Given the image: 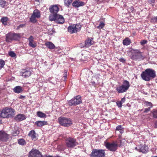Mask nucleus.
<instances>
[{
  "mask_svg": "<svg viewBox=\"0 0 157 157\" xmlns=\"http://www.w3.org/2000/svg\"><path fill=\"white\" fill-rule=\"evenodd\" d=\"M44 157H57V156L53 157L52 156H51V155H44Z\"/></svg>",
  "mask_w": 157,
  "mask_h": 157,
  "instance_id": "49",
  "label": "nucleus"
},
{
  "mask_svg": "<svg viewBox=\"0 0 157 157\" xmlns=\"http://www.w3.org/2000/svg\"><path fill=\"white\" fill-rule=\"evenodd\" d=\"M150 107L145 108L144 109V113H147V112L150 111Z\"/></svg>",
  "mask_w": 157,
  "mask_h": 157,
  "instance_id": "44",
  "label": "nucleus"
},
{
  "mask_svg": "<svg viewBox=\"0 0 157 157\" xmlns=\"http://www.w3.org/2000/svg\"><path fill=\"white\" fill-rule=\"evenodd\" d=\"M82 100L81 96L78 95L71 99L69 101V104L70 105H76L81 103Z\"/></svg>",
  "mask_w": 157,
  "mask_h": 157,
  "instance_id": "10",
  "label": "nucleus"
},
{
  "mask_svg": "<svg viewBox=\"0 0 157 157\" xmlns=\"http://www.w3.org/2000/svg\"><path fill=\"white\" fill-rule=\"evenodd\" d=\"M94 43L93 40L91 38H88L85 41V45L86 47H88Z\"/></svg>",
  "mask_w": 157,
  "mask_h": 157,
  "instance_id": "20",
  "label": "nucleus"
},
{
  "mask_svg": "<svg viewBox=\"0 0 157 157\" xmlns=\"http://www.w3.org/2000/svg\"><path fill=\"white\" fill-rule=\"evenodd\" d=\"M66 144L67 146L70 148H73L78 144L75 139L69 137L66 139Z\"/></svg>",
  "mask_w": 157,
  "mask_h": 157,
  "instance_id": "8",
  "label": "nucleus"
},
{
  "mask_svg": "<svg viewBox=\"0 0 157 157\" xmlns=\"http://www.w3.org/2000/svg\"><path fill=\"white\" fill-rule=\"evenodd\" d=\"M155 127L157 128V120L155 123Z\"/></svg>",
  "mask_w": 157,
  "mask_h": 157,
  "instance_id": "51",
  "label": "nucleus"
},
{
  "mask_svg": "<svg viewBox=\"0 0 157 157\" xmlns=\"http://www.w3.org/2000/svg\"><path fill=\"white\" fill-rule=\"evenodd\" d=\"M151 113L153 117L154 118H157V109L152 110Z\"/></svg>",
  "mask_w": 157,
  "mask_h": 157,
  "instance_id": "33",
  "label": "nucleus"
},
{
  "mask_svg": "<svg viewBox=\"0 0 157 157\" xmlns=\"http://www.w3.org/2000/svg\"><path fill=\"white\" fill-rule=\"evenodd\" d=\"M64 1L65 5L67 7H69L72 3L73 0H64Z\"/></svg>",
  "mask_w": 157,
  "mask_h": 157,
  "instance_id": "34",
  "label": "nucleus"
},
{
  "mask_svg": "<svg viewBox=\"0 0 157 157\" xmlns=\"http://www.w3.org/2000/svg\"><path fill=\"white\" fill-rule=\"evenodd\" d=\"M33 16H34L37 18H39L40 17V13L39 10L36 9L35 10L32 14Z\"/></svg>",
  "mask_w": 157,
  "mask_h": 157,
  "instance_id": "23",
  "label": "nucleus"
},
{
  "mask_svg": "<svg viewBox=\"0 0 157 157\" xmlns=\"http://www.w3.org/2000/svg\"><path fill=\"white\" fill-rule=\"evenodd\" d=\"M130 52L131 53V58L134 60H143L144 56H142L141 52L139 50L132 49Z\"/></svg>",
  "mask_w": 157,
  "mask_h": 157,
  "instance_id": "3",
  "label": "nucleus"
},
{
  "mask_svg": "<svg viewBox=\"0 0 157 157\" xmlns=\"http://www.w3.org/2000/svg\"><path fill=\"white\" fill-rule=\"evenodd\" d=\"M85 2L79 0H75L72 3V6L76 8L83 6L85 5Z\"/></svg>",
  "mask_w": 157,
  "mask_h": 157,
  "instance_id": "17",
  "label": "nucleus"
},
{
  "mask_svg": "<svg viewBox=\"0 0 157 157\" xmlns=\"http://www.w3.org/2000/svg\"><path fill=\"white\" fill-rule=\"evenodd\" d=\"M81 28V25L80 24H73L68 27V30L71 33H73L79 31Z\"/></svg>",
  "mask_w": 157,
  "mask_h": 157,
  "instance_id": "9",
  "label": "nucleus"
},
{
  "mask_svg": "<svg viewBox=\"0 0 157 157\" xmlns=\"http://www.w3.org/2000/svg\"><path fill=\"white\" fill-rule=\"evenodd\" d=\"M25 98V97L24 96H21L20 97V98Z\"/></svg>",
  "mask_w": 157,
  "mask_h": 157,
  "instance_id": "54",
  "label": "nucleus"
},
{
  "mask_svg": "<svg viewBox=\"0 0 157 157\" xmlns=\"http://www.w3.org/2000/svg\"><path fill=\"white\" fill-rule=\"evenodd\" d=\"M67 71H66L65 73H64V78L65 79H66L67 77Z\"/></svg>",
  "mask_w": 157,
  "mask_h": 157,
  "instance_id": "50",
  "label": "nucleus"
},
{
  "mask_svg": "<svg viewBox=\"0 0 157 157\" xmlns=\"http://www.w3.org/2000/svg\"><path fill=\"white\" fill-rule=\"evenodd\" d=\"M121 129H124V128H123L121 125H118L116 128V130H117L119 131L120 130H121Z\"/></svg>",
  "mask_w": 157,
  "mask_h": 157,
  "instance_id": "40",
  "label": "nucleus"
},
{
  "mask_svg": "<svg viewBox=\"0 0 157 157\" xmlns=\"http://www.w3.org/2000/svg\"><path fill=\"white\" fill-rule=\"evenodd\" d=\"M58 121L59 124L64 127H69L72 124L71 120L64 117H59Z\"/></svg>",
  "mask_w": 157,
  "mask_h": 157,
  "instance_id": "7",
  "label": "nucleus"
},
{
  "mask_svg": "<svg viewBox=\"0 0 157 157\" xmlns=\"http://www.w3.org/2000/svg\"><path fill=\"white\" fill-rule=\"evenodd\" d=\"M129 82L126 80H124L122 84L117 87L116 90L118 93H122L126 92L130 86Z\"/></svg>",
  "mask_w": 157,
  "mask_h": 157,
  "instance_id": "4",
  "label": "nucleus"
},
{
  "mask_svg": "<svg viewBox=\"0 0 157 157\" xmlns=\"http://www.w3.org/2000/svg\"><path fill=\"white\" fill-rule=\"evenodd\" d=\"M49 19L50 21H54L55 22L59 24H63L65 21L63 17L59 14H50L49 16Z\"/></svg>",
  "mask_w": 157,
  "mask_h": 157,
  "instance_id": "5",
  "label": "nucleus"
},
{
  "mask_svg": "<svg viewBox=\"0 0 157 157\" xmlns=\"http://www.w3.org/2000/svg\"><path fill=\"white\" fill-rule=\"evenodd\" d=\"M119 131L121 133H123V132H124L123 129H121V130H120Z\"/></svg>",
  "mask_w": 157,
  "mask_h": 157,
  "instance_id": "52",
  "label": "nucleus"
},
{
  "mask_svg": "<svg viewBox=\"0 0 157 157\" xmlns=\"http://www.w3.org/2000/svg\"><path fill=\"white\" fill-rule=\"evenodd\" d=\"M36 18H37L36 17L32 14L30 18V21L32 23H35L37 21Z\"/></svg>",
  "mask_w": 157,
  "mask_h": 157,
  "instance_id": "32",
  "label": "nucleus"
},
{
  "mask_svg": "<svg viewBox=\"0 0 157 157\" xmlns=\"http://www.w3.org/2000/svg\"><path fill=\"white\" fill-rule=\"evenodd\" d=\"M21 74L23 77L26 78L30 76L31 72L29 69L27 68L22 70Z\"/></svg>",
  "mask_w": 157,
  "mask_h": 157,
  "instance_id": "15",
  "label": "nucleus"
},
{
  "mask_svg": "<svg viewBox=\"0 0 157 157\" xmlns=\"http://www.w3.org/2000/svg\"><path fill=\"white\" fill-rule=\"evenodd\" d=\"M25 25V24H21L19 25L17 27V29H19L20 28H23L24 27Z\"/></svg>",
  "mask_w": 157,
  "mask_h": 157,
  "instance_id": "45",
  "label": "nucleus"
},
{
  "mask_svg": "<svg viewBox=\"0 0 157 157\" xmlns=\"http://www.w3.org/2000/svg\"><path fill=\"white\" fill-rule=\"evenodd\" d=\"M8 21V18L6 17H3L1 19V21L4 25H7V22Z\"/></svg>",
  "mask_w": 157,
  "mask_h": 157,
  "instance_id": "28",
  "label": "nucleus"
},
{
  "mask_svg": "<svg viewBox=\"0 0 157 157\" xmlns=\"http://www.w3.org/2000/svg\"><path fill=\"white\" fill-rule=\"evenodd\" d=\"M18 144L21 145H24L26 144V141L23 139H19L18 140Z\"/></svg>",
  "mask_w": 157,
  "mask_h": 157,
  "instance_id": "31",
  "label": "nucleus"
},
{
  "mask_svg": "<svg viewBox=\"0 0 157 157\" xmlns=\"http://www.w3.org/2000/svg\"><path fill=\"white\" fill-rule=\"evenodd\" d=\"M29 157H44L40 152L36 149H32L29 153Z\"/></svg>",
  "mask_w": 157,
  "mask_h": 157,
  "instance_id": "12",
  "label": "nucleus"
},
{
  "mask_svg": "<svg viewBox=\"0 0 157 157\" xmlns=\"http://www.w3.org/2000/svg\"><path fill=\"white\" fill-rule=\"evenodd\" d=\"M130 9L132 11V12L134 10V8L133 7H131L130 8Z\"/></svg>",
  "mask_w": 157,
  "mask_h": 157,
  "instance_id": "53",
  "label": "nucleus"
},
{
  "mask_svg": "<svg viewBox=\"0 0 157 157\" xmlns=\"http://www.w3.org/2000/svg\"><path fill=\"white\" fill-rule=\"evenodd\" d=\"M157 157V156H153V157Z\"/></svg>",
  "mask_w": 157,
  "mask_h": 157,
  "instance_id": "56",
  "label": "nucleus"
},
{
  "mask_svg": "<svg viewBox=\"0 0 157 157\" xmlns=\"http://www.w3.org/2000/svg\"><path fill=\"white\" fill-rule=\"evenodd\" d=\"M47 122L45 121H38L35 122V124L38 127H41L47 124Z\"/></svg>",
  "mask_w": 157,
  "mask_h": 157,
  "instance_id": "24",
  "label": "nucleus"
},
{
  "mask_svg": "<svg viewBox=\"0 0 157 157\" xmlns=\"http://www.w3.org/2000/svg\"><path fill=\"white\" fill-rule=\"evenodd\" d=\"M6 2L5 1H2V0H0V6L3 7L6 5Z\"/></svg>",
  "mask_w": 157,
  "mask_h": 157,
  "instance_id": "38",
  "label": "nucleus"
},
{
  "mask_svg": "<svg viewBox=\"0 0 157 157\" xmlns=\"http://www.w3.org/2000/svg\"><path fill=\"white\" fill-rule=\"evenodd\" d=\"M36 1H38V0H35Z\"/></svg>",
  "mask_w": 157,
  "mask_h": 157,
  "instance_id": "57",
  "label": "nucleus"
},
{
  "mask_svg": "<svg viewBox=\"0 0 157 157\" xmlns=\"http://www.w3.org/2000/svg\"><path fill=\"white\" fill-rule=\"evenodd\" d=\"M117 144L115 142H107L105 143V146L106 148L109 150L112 151H115L117 149Z\"/></svg>",
  "mask_w": 157,
  "mask_h": 157,
  "instance_id": "11",
  "label": "nucleus"
},
{
  "mask_svg": "<svg viewBox=\"0 0 157 157\" xmlns=\"http://www.w3.org/2000/svg\"><path fill=\"white\" fill-rule=\"evenodd\" d=\"M131 43L130 40L128 38H125L123 42V44L125 45H128L130 44Z\"/></svg>",
  "mask_w": 157,
  "mask_h": 157,
  "instance_id": "30",
  "label": "nucleus"
},
{
  "mask_svg": "<svg viewBox=\"0 0 157 157\" xmlns=\"http://www.w3.org/2000/svg\"><path fill=\"white\" fill-rule=\"evenodd\" d=\"M125 98H123L121 99V101H121V102H122V104L123 103H124L125 102Z\"/></svg>",
  "mask_w": 157,
  "mask_h": 157,
  "instance_id": "48",
  "label": "nucleus"
},
{
  "mask_svg": "<svg viewBox=\"0 0 157 157\" xmlns=\"http://www.w3.org/2000/svg\"><path fill=\"white\" fill-rule=\"evenodd\" d=\"M28 135L31 137L33 140L36 138V133L34 130L30 131L28 134Z\"/></svg>",
  "mask_w": 157,
  "mask_h": 157,
  "instance_id": "26",
  "label": "nucleus"
},
{
  "mask_svg": "<svg viewBox=\"0 0 157 157\" xmlns=\"http://www.w3.org/2000/svg\"><path fill=\"white\" fill-rule=\"evenodd\" d=\"M13 90L16 93H19L22 91V87L19 86H17L13 89Z\"/></svg>",
  "mask_w": 157,
  "mask_h": 157,
  "instance_id": "27",
  "label": "nucleus"
},
{
  "mask_svg": "<svg viewBox=\"0 0 157 157\" xmlns=\"http://www.w3.org/2000/svg\"><path fill=\"white\" fill-rule=\"evenodd\" d=\"M150 4H152L154 3L155 0H148Z\"/></svg>",
  "mask_w": 157,
  "mask_h": 157,
  "instance_id": "46",
  "label": "nucleus"
},
{
  "mask_svg": "<svg viewBox=\"0 0 157 157\" xmlns=\"http://www.w3.org/2000/svg\"><path fill=\"white\" fill-rule=\"evenodd\" d=\"M148 148L146 145H140L138 147H136L135 149L137 151L143 153H146L148 151Z\"/></svg>",
  "mask_w": 157,
  "mask_h": 157,
  "instance_id": "13",
  "label": "nucleus"
},
{
  "mask_svg": "<svg viewBox=\"0 0 157 157\" xmlns=\"http://www.w3.org/2000/svg\"><path fill=\"white\" fill-rule=\"evenodd\" d=\"M155 19L157 21V16L155 17Z\"/></svg>",
  "mask_w": 157,
  "mask_h": 157,
  "instance_id": "55",
  "label": "nucleus"
},
{
  "mask_svg": "<svg viewBox=\"0 0 157 157\" xmlns=\"http://www.w3.org/2000/svg\"><path fill=\"white\" fill-rule=\"evenodd\" d=\"M37 116L41 118H44L46 117V115L41 111H38L37 112Z\"/></svg>",
  "mask_w": 157,
  "mask_h": 157,
  "instance_id": "29",
  "label": "nucleus"
},
{
  "mask_svg": "<svg viewBox=\"0 0 157 157\" xmlns=\"http://www.w3.org/2000/svg\"><path fill=\"white\" fill-rule=\"evenodd\" d=\"M13 33H9L6 35V40L7 43L11 42L13 40Z\"/></svg>",
  "mask_w": 157,
  "mask_h": 157,
  "instance_id": "19",
  "label": "nucleus"
},
{
  "mask_svg": "<svg viewBox=\"0 0 157 157\" xmlns=\"http://www.w3.org/2000/svg\"><path fill=\"white\" fill-rule=\"evenodd\" d=\"M117 106L119 108L121 107L122 106V102L120 101H118L116 102Z\"/></svg>",
  "mask_w": 157,
  "mask_h": 157,
  "instance_id": "41",
  "label": "nucleus"
},
{
  "mask_svg": "<svg viewBox=\"0 0 157 157\" xmlns=\"http://www.w3.org/2000/svg\"><path fill=\"white\" fill-rule=\"evenodd\" d=\"M104 26V23L102 22H101L99 25L97 27V28L99 29H101L103 28Z\"/></svg>",
  "mask_w": 157,
  "mask_h": 157,
  "instance_id": "39",
  "label": "nucleus"
},
{
  "mask_svg": "<svg viewBox=\"0 0 157 157\" xmlns=\"http://www.w3.org/2000/svg\"><path fill=\"white\" fill-rule=\"evenodd\" d=\"M15 111L11 108L6 107L2 109L0 113V115L3 118L13 117L15 115Z\"/></svg>",
  "mask_w": 157,
  "mask_h": 157,
  "instance_id": "2",
  "label": "nucleus"
},
{
  "mask_svg": "<svg viewBox=\"0 0 157 157\" xmlns=\"http://www.w3.org/2000/svg\"><path fill=\"white\" fill-rule=\"evenodd\" d=\"M145 104L147 106H150L151 107L152 106V104L151 102L146 101L145 102Z\"/></svg>",
  "mask_w": 157,
  "mask_h": 157,
  "instance_id": "42",
  "label": "nucleus"
},
{
  "mask_svg": "<svg viewBox=\"0 0 157 157\" xmlns=\"http://www.w3.org/2000/svg\"><path fill=\"white\" fill-rule=\"evenodd\" d=\"M45 45L50 49H53L55 48L54 45L51 42H47L45 44Z\"/></svg>",
  "mask_w": 157,
  "mask_h": 157,
  "instance_id": "25",
  "label": "nucleus"
},
{
  "mask_svg": "<svg viewBox=\"0 0 157 157\" xmlns=\"http://www.w3.org/2000/svg\"><path fill=\"white\" fill-rule=\"evenodd\" d=\"M147 42V41L145 40H142V41H141L140 42V43L141 44V45H144L145 44H146Z\"/></svg>",
  "mask_w": 157,
  "mask_h": 157,
  "instance_id": "43",
  "label": "nucleus"
},
{
  "mask_svg": "<svg viewBox=\"0 0 157 157\" xmlns=\"http://www.w3.org/2000/svg\"><path fill=\"white\" fill-rule=\"evenodd\" d=\"M9 55L12 57L16 58V55L15 53L13 51H10L9 53Z\"/></svg>",
  "mask_w": 157,
  "mask_h": 157,
  "instance_id": "36",
  "label": "nucleus"
},
{
  "mask_svg": "<svg viewBox=\"0 0 157 157\" xmlns=\"http://www.w3.org/2000/svg\"><path fill=\"white\" fill-rule=\"evenodd\" d=\"M5 64V61L2 59H0V69L3 67Z\"/></svg>",
  "mask_w": 157,
  "mask_h": 157,
  "instance_id": "37",
  "label": "nucleus"
},
{
  "mask_svg": "<svg viewBox=\"0 0 157 157\" xmlns=\"http://www.w3.org/2000/svg\"><path fill=\"white\" fill-rule=\"evenodd\" d=\"M119 60L120 61V62H122V63H124L125 61V59H124L123 58H121Z\"/></svg>",
  "mask_w": 157,
  "mask_h": 157,
  "instance_id": "47",
  "label": "nucleus"
},
{
  "mask_svg": "<svg viewBox=\"0 0 157 157\" xmlns=\"http://www.w3.org/2000/svg\"><path fill=\"white\" fill-rule=\"evenodd\" d=\"M13 40H17L20 38V35L18 34L14 33H13Z\"/></svg>",
  "mask_w": 157,
  "mask_h": 157,
  "instance_id": "35",
  "label": "nucleus"
},
{
  "mask_svg": "<svg viewBox=\"0 0 157 157\" xmlns=\"http://www.w3.org/2000/svg\"><path fill=\"white\" fill-rule=\"evenodd\" d=\"M25 119V116L23 114H19L15 117V119L17 121H21Z\"/></svg>",
  "mask_w": 157,
  "mask_h": 157,
  "instance_id": "21",
  "label": "nucleus"
},
{
  "mask_svg": "<svg viewBox=\"0 0 157 157\" xmlns=\"http://www.w3.org/2000/svg\"><path fill=\"white\" fill-rule=\"evenodd\" d=\"M8 139V136L6 133L0 131V141H6Z\"/></svg>",
  "mask_w": 157,
  "mask_h": 157,
  "instance_id": "16",
  "label": "nucleus"
},
{
  "mask_svg": "<svg viewBox=\"0 0 157 157\" xmlns=\"http://www.w3.org/2000/svg\"><path fill=\"white\" fill-rule=\"evenodd\" d=\"M90 157H105V150L102 149H94L90 155Z\"/></svg>",
  "mask_w": 157,
  "mask_h": 157,
  "instance_id": "6",
  "label": "nucleus"
},
{
  "mask_svg": "<svg viewBox=\"0 0 157 157\" xmlns=\"http://www.w3.org/2000/svg\"><path fill=\"white\" fill-rule=\"evenodd\" d=\"M140 75L143 80L149 81L156 77V72L153 69L148 68L143 72Z\"/></svg>",
  "mask_w": 157,
  "mask_h": 157,
  "instance_id": "1",
  "label": "nucleus"
},
{
  "mask_svg": "<svg viewBox=\"0 0 157 157\" xmlns=\"http://www.w3.org/2000/svg\"><path fill=\"white\" fill-rule=\"evenodd\" d=\"M49 9L50 12L52 13L51 14L53 15L57 14V13L59 10V7L56 5L50 6Z\"/></svg>",
  "mask_w": 157,
  "mask_h": 157,
  "instance_id": "14",
  "label": "nucleus"
},
{
  "mask_svg": "<svg viewBox=\"0 0 157 157\" xmlns=\"http://www.w3.org/2000/svg\"><path fill=\"white\" fill-rule=\"evenodd\" d=\"M33 37L32 36H30L28 38V40L29 41V46L33 48H35L36 46V42L33 40Z\"/></svg>",
  "mask_w": 157,
  "mask_h": 157,
  "instance_id": "18",
  "label": "nucleus"
},
{
  "mask_svg": "<svg viewBox=\"0 0 157 157\" xmlns=\"http://www.w3.org/2000/svg\"><path fill=\"white\" fill-rule=\"evenodd\" d=\"M13 136H16L18 135L19 133V131L18 127L16 126L13 129L11 132Z\"/></svg>",
  "mask_w": 157,
  "mask_h": 157,
  "instance_id": "22",
  "label": "nucleus"
}]
</instances>
